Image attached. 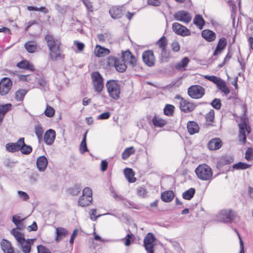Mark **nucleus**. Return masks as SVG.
Listing matches in <instances>:
<instances>
[{
  "label": "nucleus",
  "instance_id": "f257e3e1",
  "mask_svg": "<svg viewBox=\"0 0 253 253\" xmlns=\"http://www.w3.org/2000/svg\"><path fill=\"white\" fill-rule=\"evenodd\" d=\"M49 49V55L52 60H56L60 56V42L57 39H56L53 36L47 35L45 37Z\"/></svg>",
  "mask_w": 253,
  "mask_h": 253
},
{
  "label": "nucleus",
  "instance_id": "f03ea898",
  "mask_svg": "<svg viewBox=\"0 0 253 253\" xmlns=\"http://www.w3.org/2000/svg\"><path fill=\"white\" fill-rule=\"evenodd\" d=\"M107 92L112 99L117 100L120 98L121 94V85L116 80L108 81L106 84Z\"/></svg>",
  "mask_w": 253,
  "mask_h": 253
},
{
  "label": "nucleus",
  "instance_id": "7ed1b4c3",
  "mask_svg": "<svg viewBox=\"0 0 253 253\" xmlns=\"http://www.w3.org/2000/svg\"><path fill=\"white\" fill-rule=\"evenodd\" d=\"M238 126L239 127V141L242 144H244L246 143L247 139L246 131L248 133H250L251 131L248 119L245 116L241 117V122L238 124Z\"/></svg>",
  "mask_w": 253,
  "mask_h": 253
},
{
  "label": "nucleus",
  "instance_id": "20e7f679",
  "mask_svg": "<svg viewBox=\"0 0 253 253\" xmlns=\"http://www.w3.org/2000/svg\"><path fill=\"white\" fill-rule=\"evenodd\" d=\"M92 192L89 187H85L83 190V195L79 199L78 204L81 207L89 206L92 201Z\"/></svg>",
  "mask_w": 253,
  "mask_h": 253
},
{
  "label": "nucleus",
  "instance_id": "39448f33",
  "mask_svg": "<svg viewBox=\"0 0 253 253\" xmlns=\"http://www.w3.org/2000/svg\"><path fill=\"white\" fill-rule=\"evenodd\" d=\"M108 63L110 66H114L117 71L119 72H124L126 69V66L124 59L116 58L114 56H110L108 58Z\"/></svg>",
  "mask_w": 253,
  "mask_h": 253
},
{
  "label": "nucleus",
  "instance_id": "423d86ee",
  "mask_svg": "<svg viewBox=\"0 0 253 253\" xmlns=\"http://www.w3.org/2000/svg\"><path fill=\"white\" fill-rule=\"evenodd\" d=\"M235 216V212L231 210L221 211L216 215V220L221 222L228 223L231 222Z\"/></svg>",
  "mask_w": 253,
  "mask_h": 253
},
{
  "label": "nucleus",
  "instance_id": "0eeeda50",
  "mask_svg": "<svg viewBox=\"0 0 253 253\" xmlns=\"http://www.w3.org/2000/svg\"><path fill=\"white\" fill-rule=\"evenodd\" d=\"M93 86L95 91L99 93L104 88L103 79L98 72H94L91 74Z\"/></svg>",
  "mask_w": 253,
  "mask_h": 253
},
{
  "label": "nucleus",
  "instance_id": "6e6552de",
  "mask_svg": "<svg viewBox=\"0 0 253 253\" xmlns=\"http://www.w3.org/2000/svg\"><path fill=\"white\" fill-rule=\"evenodd\" d=\"M188 94L192 98L199 99L205 94V89L200 85H192L188 89Z\"/></svg>",
  "mask_w": 253,
  "mask_h": 253
},
{
  "label": "nucleus",
  "instance_id": "1a4fd4ad",
  "mask_svg": "<svg viewBox=\"0 0 253 253\" xmlns=\"http://www.w3.org/2000/svg\"><path fill=\"white\" fill-rule=\"evenodd\" d=\"M175 19L177 21L182 22L185 24H188L192 19L191 14L185 10H179L174 15Z\"/></svg>",
  "mask_w": 253,
  "mask_h": 253
},
{
  "label": "nucleus",
  "instance_id": "9d476101",
  "mask_svg": "<svg viewBox=\"0 0 253 253\" xmlns=\"http://www.w3.org/2000/svg\"><path fill=\"white\" fill-rule=\"evenodd\" d=\"M172 30L175 33L183 37L189 36L191 34L190 30L186 27L176 22L173 23Z\"/></svg>",
  "mask_w": 253,
  "mask_h": 253
},
{
  "label": "nucleus",
  "instance_id": "9b49d317",
  "mask_svg": "<svg viewBox=\"0 0 253 253\" xmlns=\"http://www.w3.org/2000/svg\"><path fill=\"white\" fill-rule=\"evenodd\" d=\"M12 83L10 79L3 78L0 82V94L2 95L6 94L11 88Z\"/></svg>",
  "mask_w": 253,
  "mask_h": 253
},
{
  "label": "nucleus",
  "instance_id": "f8f14e48",
  "mask_svg": "<svg viewBox=\"0 0 253 253\" xmlns=\"http://www.w3.org/2000/svg\"><path fill=\"white\" fill-rule=\"evenodd\" d=\"M142 59L143 62L148 66L152 67L155 64V58L152 50H148L144 51L142 54Z\"/></svg>",
  "mask_w": 253,
  "mask_h": 253
},
{
  "label": "nucleus",
  "instance_id": "ddd939ff",
  "mask_svg": "<svg viewBox=\"0 0 253 253\" xmlns=\"http://www.w3.org/2000/svg\"><path fill=\"white\" fill-rule=\"evenodd\" d=\"M179 105L180 110L184 113H190L196 107L194 103L185 99H182L181 101L179 102Z\"/></svg>",
  "mask_w": 253,
  "mask_h": 253
},
{
  "label": "nucleus",
  "instance_id": "4468645a",
  "mask_svg": "<svg viewBox=\"0 0 253 253\" xmlns=\"http://www.w3.org/2000/svg\"><path fill=\"white\" fill-rule=\"evenodd\" d=\"M122 57L125 62H126L132 67L135 66L137 64V60L136 57L129 50L122 52Z\"/></svg>",
  "mask_w": 253,
  "mask_h": 253
},
{
  "label": "nucleus",
  "instance_id": "2eb2a0df",
  "mask_svg": "<svg viewBox=\"0 0 253 253\" xmlns=\"http://www.w3.org/2000/svg\"><path fill=\"white\" fill-rule=\"evenodd\" d=\"M156 238L151 233L147 234L144 239V246L146 250H153Z\"/></svg>",
  "mask_w": 253,
  "mask_h": 253
},
{
  "label": "nucleus",
  "instance_id": "dca6fc26",
  "mask_svg": "<svg viewBox=\"0 0 253 253\" xmlns=\"http://www.w3.org/2000/svg\"><path fill=\"white\" fill-rule=\"evenodd\" d=\"M35 239H28L23 240L21 243L18 244L23 253H30L31 250V246L34 244Z\"/></svg>",
  "mask_w": 253,
  "mask_h": 253
},
{
  "label": "nucleus",
  "instance_id": "f3484780",
  "mask_svg": "<svg viewBox=\"0 0 253 253\" xmlns=\"http://www.w3.org/2000/svg\"><path fill=\"white\" fill-rule=\"evenodd\" d=\"M56 133L54 130L49 129L47 130L44 135V140L46 144L50 145L54 141Z\"/></svg>",
  "mask_w": 253,
  "mask_h": 253
},
{
  "label": "nucleus",
  "instance_id": "a211bd4d",
  "mask_svg": "<svg viewBox=\"0 0 253 253\" xmlns=\"http://www.w3.org/2000/svg\"><path fill=\"white\" fill-rule=\"evenodd\" d=\"M56 229V238L55 240L59 242L68 234L67 230L63 227H57Z\"/></svg>",
  "mask_w": 253,
  "mask_h": 253
},
{
  "label": "nucleus",
  "instance_id": "6ab92c4d",
  "mask_svg": "<svg viewBox=\"0 0 253 253\" xmlns=\"http://www.w3.org/2000/svg\"><path fill=\"white\" fill-rule=\"evenodd\" d=\"M48 161L45 157L42 156L39 157L37 160V166L39 170L42 172L46 169Z\"/></svg>",
  "mask_w": 253,
  "mask_h": 253
},
{
  "label": "nucleus",
  "instance_id": "aec40b11",
  "mask_svg": "<svg viewBox=\"0 0 253 253\" xmlns=\"http://www.w3.org/2000/svg\"><path fill=\"white\" fill-rule=\"evenodd\" d=\"M0 245L4 253H11L14 251L11 243L7 240L2 239L1 241Z\"/></svg>",
  "mask_w": 253,
  "mask_h": 253
},
{
  "label": "nucleus",
  "instance_id": "412c9836",
  "mask_svg": "<svg viewBox=\"0 0 253 253\" xmlns=\"http://www.w3.org/2000/svg\"><path fill=\"white\" fill-rule=\"evenodd\" d=\"M227 44L226 40L224 38L220 39L213 55L216 56L221 52Z\"/></svg>",
  "mask_w": 253,
  "mask_h": 253
},
{
  "label": "nucleus",
  "instance_id": "4be33fe9",
  "mask_svg": "<svg viewBox=\"0 0 253 253\" xmlns=\"http://www.w3.org/2000/svg\"><path fill=\"white\" fill-rule=\"evenodd\" d=\"M196 174H211V169L206 164L200 165L195 169Z\"/></svg>",
  "mask_w": 253,
  "mask_h": 253
},
{
  "label": "nucleus",
  "instance_id": "5701e85b",
  "mask_svg": "<svg viewBox=\"0 0 253 253\" xmlns=\"http://www.w3.org/2000/svg\"><path fill=\"white\" fill-rule=\"evenodd\" d=\"M111 17L114 19L120 18L123 16L122 10L119 7L113 6L109 10Z\"/></svg>",
  "mask_w": 253,
  "mask_h": 253
},
{
  "label": "nucleus",
  "instance_id": "b1692460",
  "mask_svg": "<svg viewBox=\"0 0 253 253\" xmlns=\"http://www.w3.org/2000/svg\"><path fill=\"white\" fill-rule=\"evenodd\" d=\"M222 145V142L220 139L214 138L211 139L208 143V148L211 150H215L219 149Z\"/></svg>",
  "mask_w": 253,
  "mask_h": 253
},
{
  "label": "nucleus",
  "instance_id": "393cba45",
  "mask_svg": "<svg viewBox=\"0 0 253 253\" xmlns=\"http://www.w3.org/2000/svg\"><path fill=\"white\" fill-rule=\"evenodd\" d=\"M110 52L108 49L97 45L94 49V54L98 57H103L108 55Z\"/></svg>",
  "mask_w": 253,
  "mask_h": 253
},
{
  "label": "nucleus",
  "instance_id": "a878e982",
  "mask_svg": "<svg viewBox=\"0 0 253 253\" xmlns=\"http://www.w3.org/2000/svg\"><path fill=\"white\" fill-rule=\"evenodd\" d=\"M187 127L188 132L190 134H194L197 133L199 131V127L198 125L194 121H189L187 125Z\"/></svg>",
  "mask_w": 253,
  "mask_h": 253
},
{
  "label": "nucleus",
  "instance_id": "bb28decb",
  "mask_svg": "<svg viewBox=\"0 0 253 253\" xmlns=\"http://www.w3.org/2000/svg\"><path fill=\"white\" fill-rule=\"evenodd\" d=\"M202 36L203 38L208 42H212L216 38L215 33L209 30H205L203 31L202 32Z\"/></svg>",
  "mask_w": 253,
  "mask_h": 253
},
{
  "label": "nucleus",
  "instance_id": "cd10ccee",
  "mask_svg": "<svg viewBox=\"0 0 253 253\" xmlns=\"http://www.w3.org/2000/svg\"><path fill=\"white\" fill-rule=\"evenodd\" d=\"M189 59L187 57H184L180 62L175 65V68L179 71H183L185 70V67L189 62Z\"/></svg>",
  "mask_w": 253,
  "mask_h": 253
},
{
  "label": "nucleus",
  "instance_id": "c85d7f7f",
  "mask_svg": "<svg viewBox=\"0 0 253 253\" xmlns=\"http://www.w3.org/2000/svg\"><path fill=\"white\" fill-rule=\"evenodd\" d=\"M174 194L172 191H166L161 194V199L165 202H170L174 198Z\"/></svg>",
  "mask_w": 253,
  "mask_h": 253
},
{
  "label": "nucleus",
  "instance_id": "c756f323",
  "mask_svg": "<svg viewBox=\"0 0 253 253\" xmlns=\"http://www.w3.org/2000/svg\"><path fill=\"white\" fill-rule=\"evenodd\" d=\"M24 47L29 53L35 52L37 48V44L34 41H29L25 43Z\"/></svg>",
  "mask_w": 253,
  "mask_h": 253
},
{
  "label": "nucleus",
  "instance_id": "7c9ffc66",
  "mask_svg": "<svg viewBox=\"0 0 253 253\" xmlns=\"http://www.w3.org/2000/svg\"><path fill=\"white\" fill-rule=\"evenodd\" d=\"M10 233L14 237L18 244L21 243L23 240L25 239L24 235L17 229L14 228L12 229Z\"/></svg>",
  "mask_w": 253,
  "mask_h": 253
},
{
  "label": "nucleus",
  "instance_id": "2f4dec72",
  "mask_svg": "<svg viewBox=\"0 0 253 253\" xmlns=\"http://www.w3.org/2000/svg\"><path fill=\"white\" fill-rule=\"evenodd\" d=\"M167 40L166 37L163 36L157 42V44L161 48L162 55L166 52V46L167 45Z\"/></svg>",
  "mask_w": 253,
  "mask_h": 253
},
{
  "label": "nucleus",
  "instance_id": "473e14b6",
  "mask_svg": "<svg viewBox=\"0 0 253 253\" xmlns=\"http://www.w3.org/2000/svg\"><path fill=\"white\" fill-rule=\"evenodd\" d=\"M135 151V148L133 146L126 148L122 153V159L123 160L127 159L131 154H134Z\"/></svg>",
  "mask_w": 253,
  "mask_h": 253
},
{
  "label": "nucleus",
  "instance_id": "72a5a7b5",
  "mask_svg": "<svg viewBox=\"0 0 253 253\" xmlns=\"http://www.w3.org/2000/svg\"><path fill=\"white\" fill-rule=\"evenodd\" d=\"M193 22L194 24L200 29L203 28L205 24V21L203 17L200 15H197L195 16Z\"/></svg>",
  "mask_w": 253,
  "mask_h": 253
},
{
  "label": "nucleus",
  "instance_id": "f704fd0d",
  "mask_svg": "<svg viewBox=\"0 0 253 253\" xmlns=\"http://www.w3.org/2000/svg\"><path fill=\"white\" fill-rule=\"evenodd\" d=\"M153 125L155 126L162 127L166 124V121L157 116H155L152 119Z\"/></svg>",
  "mask_w": 253,
  "mask_h": 253
},
{
  "label": "nucleus",
  "instance_id": "c9c22d12",
  "mask_svg": "<svg viewBox=\"0 0 253 253\" xmlns=\"http://www.w3.org/2000/svg\"><path fill=\"white\" fill-rule=\"evenodd\" d=\"M195 193V189L193 188H191L183 193L182 197L184 199L189 200L193 198Z\"/></svg>",
  "mask_w": 253,
  "mask_h": 253
},
{
  "label": "nucleus",
  "instance_id": "e433bc0d",
  "mask_svg": "<svg viewBox=\"0 0 253 253\" xmlns=\"http://www.w3.org/2000/svg\"><path fill=\"white\" fill-rule=\"evenodd\" d=\"M217 86L218 88L225 94H227L230 92L229 88L227 86L226 83L223 80H221L218 83Z\"/></svg>",
  "mask_w": 253,
  "mask_h": 253
},
{
  "label": "nucleus",
  "instance_id": "4c0bfd02",
  "mask_svg": "<svg viewBox=\"0 0 253 253\" xmlns=\"http://www.w3.org/2000/svg\"><path fill=\"white\" fill-rule=\"evenodd\" d=\"M27 92V90L26 89H19L15 92V99L18 101H21L23 100L25 95Z\"/></svg>",
  "mask_w": 253,
  "mask_h": 253
},
{
  "label": "nucleus",
  "instance_id": "58836bf2",
  "mask_svg": "<svg viewBox=\"0 0 253 253\" xmlns=\"http://www.w3.org/2000/svg\"><path fill=\"white\" fill-rule=\"evenodd\" d=\"M35 132L39 139L41 141L42 138V133L43 132V129L40 125H37L35 127Z\"/></svg>",
  "mask_w": 253,
  "mask_h": 253
},
{
  "label": "nucleus",
  "instance_id": "ea45409f",
  "mask_svg": "<svg viewBox=\"0 0 253 253\" xmlns=\"http://www.w3.org/2000/svg\"><path fill=\"white\" fill-rule=\"evenodd\" d=\"M250 167V165H248L245 163L239 162L233 165L232 168L234 169H245L249 168Z\"/></svg>",
  "mask_w": 253,
  "mask_h": 253
},
{
  "label": "nucleus",
  "instance_id": "a19ab883",
  "mask_svg": "<svg viewBox=\"0 0 253 253\" xmlns=\"http://www.w3.org/2000/svg\"><path fill=\"white\" fill-rule=\"evenodd\" d=\"M174 107L172 105L167 104L164 109V113L165 115L170 116L173 113Z\"/></svg>",
  "mask_w": 253,
  "mask_h": 253
},
{
  "label": "nucleus",
  "instance_id": "79ce46f5",
  "mask_svg": "<svg viewBox=\"0 0 253 253\" xmlns=\"http://www.w3.org/2000/svg\"><path fill=\"white\" fill-rule=\"evenodd\" d=\"M96 210L95 209H93L91 210V213L90 214V219L93 221H95L99 217H100L102 215H113L112 213L109 212H107L102 214H99L98 215L96 216Z\"/></svg>",
  "mask_w": 253,
  "mask_h": 253
},
{
  "label": "nucleus",
  "instance_id": "37998d69",
  "mask_svg": "<svg viewBox=\"0 0 253 253\" xmlns=\"http://www.w3.org/2000/svg\"><path fill=\"white\" fill-rule=\"evenodd\" d=\"M27 9L29 11H41L44 14L48 13L47 9L43 6H42L40 8H38L37 7L28 6H27Z\"/></svg>",
  "mask_w": 253,
  "mask_h": 253
},
{
  "label": "nucleus",
  "instance_id": "c03bdc74",
  "mask_svg": "<svg viewBox=\"0 0 253 253\" xmlns=\"http://www.w3.org/2000/svg\"><path fill=\"white\" fill-rule=\"evenodd\" d=\"M32 151V148L30 145H27L24 143V145H22V147L20 149L21 152L25 155H28L31 153Z\"/></svg>",
  "mask_w": 253,
  "mask_h": 253
},
{
  "label": "nucleus",
  "instance_id": "a18cd8bd",
  "mask_svg": "<svg viewBox=\"0 0 253 253\" xmlns=\"http://www.w3.org/2000/svg\"><path fill=\"white\" fill-rule=\"evenodd\" d=\"M11 105L10 104H6L0 106V114L5 115V114L11 109Z\"/></svg>",
  "mask_w": 253,
  "mask_h": 253
},
{
  "label": "nucleus",
  "instance_id": "49530a36",
  "mask_svg": "<svg viewBox=\"0 0 253 253\" xmlns=\"http://www.w3.org/2000/svg\"><path fill=\"white\" fill-rule=\"evenodd\" d=\"M55 111L53 108L49 106H47L45 110L44 111V114L48 117H52L54 116Z\"/></svg>",
  "mask_w": 253,
  "mask_h": 253
},
{
  "label": "nucleus",
  "instance_id": "de8ad7c7",
  "mask_svg": "<svg viewBox=\"0 0 253 253\" xmlns=\"http://www.w3.org/2000/svg\"><path fill=\"white\" fill-rule=\"evenodd\" d=\"M204 78L212 82L213 83H215L216 85L218 84V83H219V81H220V80H221L220 78L214 76L205 75L204 76Z\"/></svg>",
  "mask_w": 253,
  "mask_h": 253
},
{
  "label": "nucleus",
  "instance_id": "09e8293b",
  "mask_svg": "<svg viewBox=\"0 0 253 253\" xmlns=\"http://www.w3.org/2000/svg\"><path fill=\"white\" fill-rule=\"evenodd\" d=\"M206 120L209 122H212L214 119V111L213 110H211L206 115Z\"/></svg>",
  "mask_w": 253,
  "mask_h": 253
},
{
  "label": "nucleus",
  "instance_id": "8fccbe9b",
  "mask_svg": "<svg viewBox=\"0 0 253 253\" xmlns=\"http://www.w3.org/2000/svg\"><path fill=\"white\" fill-rule=\"evenodd\" d=\"M211 105L215 109L218 110L221 107V102L219 99L215 98L211 102Z\"/></svg>",
  "mask_w": 253,
  "mask_h": 253
},
{
  "label": "nucleus",
  "instance_id": "3c124183",
  "mask_svg": "<svg viewBox=\"0 0 253 253\" xmlns=\"http://www.w3.org/2000/svg\"><path fill=\"white\" fill-rule=\"evenodd\" d=\"M6 150L10 152H14L18 151L15 147V145L13 143H8L5 146Z\"/></svg>",
  "mask_w": 253,
  "mask_h": 253
},
{
  "label": "nucleus",
  "instance_id": "603ef678",
  "mask_svg": "<svg viewBox=\"0 0 253 253\" xmlns=\"http://www.w3.org/2000/svg\"><path fill=\"white\" fill-rule=\"evenodd\" d=\"M80 151L82 154H84V153L88 151L86 146V142H84V141H82L80 145Z\"/></svg>",
  "mask_w": 253,
  "mask_h": 253
},
{
  "label": "nucleus",
  "instance_id": "864d4df0",
  "mask_svg": "<svg viewBox=\"0 0 253 253\" xmlns=\"http://www.w3.org/2000/svg\"><path fill=\"white\" fill-rule=\"evenodd\" d=\"M15 145V147L17 151L20 150L22 145L24 144V138H20L16 143H13Z\"/></svg>",
  "mask_w": 253,
  "mask_h": 253
},
{
  "label": "nucleus",
  "instance_id": "5fc2aeb1",
  "mask_svg": "<svg viewBox=\"0 0 253 253\" xmlns=\"http://www.w3.org/2000/svg\"><path fill=\"white\" fill-rule=\"evenodd\" d=\"M15 145V147L17 151L20 150L22 145L24 144V138H20L16 143H13Z\"/></svg>",
  "mask_w": 253,
  "mask_h": 253
},
{
  "label": "nucleus",
  "instance_id": "6e6d98bb",
  "mask_svg": "<svg viewBox=\"0 0 253 253\" xmlns=\"http://www.w3.org/2000/svg\"><path fill=\"white\" fill-rule=\"evenodd\" d=\"M86 9L89 12L93 11V6L91 2L89 0H82Z\"/></svg>",
  "mask_w": 253,
  "mask_h": 253
},
{
  "label": "nucleus",
  "instance_id": "4d7b16f0",
  "mask_svg": "<svg viewBox=\"0 0 253 253\" xmlns=\"http://www.w3.org/2000/svg\"><path fill=\"white\" fill-rule=\"evenodd\" d=\"M38 253H51L50 251L42 245L37 246Z\"/></svg>",
  "mask_w": 253,
  "mask_h": 253
},
{
  "label": "nucleus",
  "instance_id": "13d9d810",
  "mask_svg": "<svg viewBox=\"0 0 253 253\" xmlns=\"http://www.w3.org/2000/svg\"><path fill=\"white\" fill-rule=\"evenodd\" d=\"M253 150L251 148H248L246 150L245 154V158L247 160H251L252 159L253 155Z\"/></svg>",
  "mask_w": 253,
  "mask_h": 253
},
{
  "label": "nucleus",
  "instance_id": "bf43d9fd",
  "mask_svg": "<svg viewBox=\"0 0 253 253\" xmlns=\"http://www.w3.org/2000/svg\"><path fill=\"white\" fill-rule=\"evenodd\" d=\"M18 194L19 198L23 201H26L29 198L28 195L26 192L22 191H18Z\"/></svg>",
  "mask_w": 253,
  "mask_h": 253
},
{
  "label": "nucleus",
  "instance_id": "052dcab7",
  "mask_svg": "<svg viewBox=\"0 0 253 253\" xmlns=\"http://www.w3.org/2000/svg\"><path fill=\"white\" fill-rule=\"evenodd\" d=\"M171 49L174 52H177L180 49V45L179 43L176 41H173L171 44Z\"/></svg>",
  "mask_w": 253,
  "mask_h": 253
},
{
  "label": "nucleus",
  "instance_id": "680f3d73",
  "mask_svg": "<svg viewBox=\"0 0 253 253\" xmlns=\"http://www.w3.org/2000/svg\"><path fill=\"white\" fill-rule=\"evenodd\" d=\"M137 193L139 196L145 197L147 195V191L145 188L140 187L137 189Z\"/></svg>",
  "mask_w": 253,
  "mask_h": 253
},
{
  "label": "nucleus",
  "instance_id": "e2e57ef3",
  "mask_svg": "<svg viewBox=\"0 0 253 253\" xmlns=\"http://www.w3.org/2000/svg\"><path fill=\"white\" fill-rule=\"evenodd\" d=\"M81 190V188L79 185H76L71 189L70 192L73 195H77Z\"/></svg>",
  "mask_w": 253,
  "mask_h": 253
},
{
  "label": "nucleus",
  "instance_id": "0e129e2a",
  "mask_svg": "<svg viewBox=\"0 0 253 253\" xmlns=\"http://www.w3.org/2000/svg\"><path fill=\"white\" fill-rule=\"evenodd\" d=\"M147 2L148 4L154 6H158L161 3L160 0H147Z\"/></svg>",
  "mask_w": 253,
  "mask_h": 253
},
{
  "label": "nucleus",
  "instance_id": "69168bd1",
  "mask_svg": "<svg viewBox=\"0 0 253 253\" xmlns=\"http://www.w3.org/2000/svg\"><path fill=\"white\" fill-rule=\"evenodd\" d=\"M198 178L202 180H211L212 175H197Z\"/></svg>",
  "mask_w": 253,
  "mask_h": 253
},
{
  "label": "nucleus",
  "instance_id": "338daca9",
  "mask_svg": "<svg viewBox=\"0 0 253 253\" xmlns=\"http://www.w3.org/2000/svg\"><path fill=\"white\" fill-rule=\"evenodd\" d=\"M25 218H21V217L18 215H14L12 216V221L14 224H17V222L22 221Z\"/></svg>",
  "mask_w": 253,
  "mask_h": 253
},
{
  "label": "nucleus",
  "instance_id": "774afa93",
  "mask_svg": "<svg viewBox=\"0 0 253 253\" xmlns=\"http://www.w3.org/2000/svg\"><path fill=\"white\" fill-rule=\"evenodd\" d=\"M111 116V114L109 112H105L101 114L98 117V119L100 120H105L108 119Z\"/></svg>",
  "mask_w": 253,
  "mask_h": 253
}]
</instances>
